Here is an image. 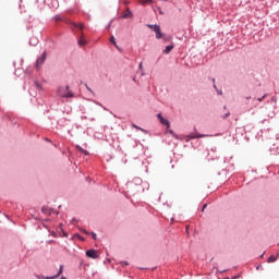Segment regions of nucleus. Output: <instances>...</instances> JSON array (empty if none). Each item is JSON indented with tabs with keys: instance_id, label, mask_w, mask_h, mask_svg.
I'll return each instance as SVG.
<instances>
[{
	"instance_id": "1",
	"label": "nucleus",
	"mask_w": 279,
	"mask_h": 279,
	"mask_svg": "<svg viewBox=\"0 0 279 279\" xmlns=\"http://www.w3.org/2000/svg\"><path fill=\"white\" fill-rule=\"evenodd\" d=\"M57 95L59 97H63L65 99H69L73 97V92L69 90V85L66 86H60L57 90Z\"/></svg>"
},
{
	"instance_id": "2",
	"label": "nucleus",
	"mask_w": 279,
	"mask_h": 279,
	"mask_svg": "<svg viewBox=\"0 0 279 279\" xmlns=\"http://www.w3.org/2000/svg\"><path fill=\"white\" fill-rule=\"evenodd\" d=\"M147 27L149 28V29H153L154 32H155V34H156V38L158 39V40H160V38H163L165 37V34H162V32H160V26L159 25H153V24H147Z\"/></svg>"
},
{
	"instance_id": "3",
	"label": "nucleus",
	"mask_w": 279,
	"mask_h": 279,
	"mask_svg": "<svg viewBox=\"0 0 279 279\" xmlns=\"http://www.w3.org/2000/svg\"><path fill=\"white\" fill-rule=\"evenodd\" d=\"M47 60V52H43L41 56L36 61V69H40L43 64H45V61Z\"/></svg>"
},
{
	"instance_id": "4",
	"label": "nucleus",
	"mask_w": 279,
	"mask_h": 279,
	"mask_svg": "<svg viewBox=\"0 0 279 279\" xmlns=\"http://www.w3.org/2000/svg\"><path fill=\"white\" fill-rule=\"evenodd\" d=\"M65 23L68 24V25H71L72 27H77V29H84V27H85V25H84V23H75V22H73V21H71V20H65Z\"/></svg>"
},
{
	"instance_id": "5",
	"label": "nucleus",
	"mask_w": 279,
	"mask_h": 279,
	"mask_svg": "<svg viewBox=\"0 0 279 279\" xmlns=\"http://www.w3.org/2000/svg\"><path fill=\"white\" fill-rule=\"evenodd\" d=\"M86 256L87 258H99V253H97V251L95 250H88L86 251Z\"/></svg>"
},
{
	"instance_id": "6",
	"label": "nucleus",
	"mask_w": 279,
	"mask_h": 279,
	"mask_svg": "<svg viewBox=\"0 0 279 279\" xmlns=\"http://www.w3.org/2000/svg\"><path fill=\"white\" fill-rule=\"evenodd\" d=\"M206 136H208V135H204V134H190V135H187V141L189 140H193V138H206Z\"/></svg>"
},
{
	"instance_id": "7",
	"label": "nucleus",
	"mask_w": 279,
	"mask_h": 279,
	"mask_svg": "<svg viewBox=\"0 0 279 279\" xmlns=\"http://www.w3.org/2000/svg\"><path fill=\"white\" fill-rule=\"evenodd\" d=\"M157 118L159 119V121H160V123H161L162 125H167V128H169V121L166 120L165 118H162V113H158V114H157Z\"/></svg>"
},
{
	"instance_id": "8",
	"label": "nucleus",
	"mask_w": 279,
	"mask_h": 279,
	"mask_svg": "<svg viewBox=\"0 0 279 279\" xmlns=\"http://www.w3.org/2000/svg\"><path fill=\"white\" fill-rule=\"evenodd\" d=\"M122 19H132V11L130 9H126L122 15Z\"/></svg>"
},
{
	"instance_id": "9",
	"label": "nucleus",
	"mask_w": 279,
	"mask_h": 279,
	"mask_svg": "<svg viewBox=\"0 0 279 279\" xmlns=\"http://www.w3.org/2000/svg\"><path fill=\"white\" fill-rule=\"evenodd\" d=\"M173 45L167 46L166 49L163 50V53L166 56H169V53H171V51L173 50Z\"/></svg>"
},
{
	"instance_id": "10",
	"label": "nucleus",
	"mask_w": 279,
	"mask_h": 279,
	"mask_svg": "<svg viewBox=\"0 0 279 279\" xmlns=\"http://www.w3.org/2000/svg\"><path fill=\"white\" fill-rule=\"evenodd\" d=\"M80 47H84L86 45V40H84V33H81V38L78 39Z\"/></svg>"
},
{
	"instance_id": "11",
	"label": "nucleus",
	"mask_w": 279,
	"mask_h": 279,
	"mask_svg": "<svg viewBox=\"0 0 279 279\" xmlns=\"http://www.w3.org/2000/svg\"><path fill=\"white\" fill-rule=\"evenodd\" d=\"M76 149H78V151H81V154H84V156H88L87 150L82 148L80 145L76 146Z\"/></svg>"
},
{
	"instance_id": "12",
	"label": "nucleus",
	"mask_w": 279,
	"mask_h": 279,
	"mask_svg": "<svg viewBox=\"0 0 279 279\" xmlns=\"http://www.w3.org/2000/svg\"><path fill=\"white\" fill-rule=\"evenodd\" d=\"M276 260H278V257L271 255L270 257H268V263H276Z\"/></svg>"
},
{
	"instance_id": "13",
	"label": "nucleus",
	"mask_w": 279,
	"mask_h": 279,
	"mask_svg": "<svg viewBox=\"0 0 279 279\" xmlns=\"http://www.w3.org/2000/svg\"><path fill=\"white\" fill-rule=\"evenodd\" d=\"M142 5H147V3H153V0H142Z\"/></svg>"
},
{
	"instance_id": "14",
	"label": "nucleus",
	"mask_w": 279,
	"mask_h": 279,
	"mask_svg": "<svg viewBox=\"0 0 279 279\" xmlns=\"http://www.w3.org/2000/svg\"><path fill=\"white\" fill-rule=\"evenodd\" d=\"M110 43H112V45H114V47H118L117 46V40L114 39V36H111Z\"/></svg>"
},
{
	"instance_id": "15",
	"label": "nucleus",
	"mask_w": 279,
	"mask_h": 279,
	"mask_svg": "<svg viewBox=\"0 0 279 279\" xmlns=\"http://www.w3.org/2000/svg\"><path fill=\"white\" fill-rule=\"evenodd\" d=\"M85 87H86V89H87L89 93H92V95H95V92H93V89H90V87H88L87 84H85Z\"/></svg>"
},
{
	"instance_id": "16",
	"label": "nucleus",
	"mask_w": 279,
	"mask_h": 279,
	"mask_svg": "<svg viewBox=\"0 0 279 279\" xmlns=\"http://www.w3.org/2000/svg\"><path fill=\"white\" fill-rule=\"evenodd\" d=\"M132 126L135 128L136 130H141V132H145V130H143L141 126H137L136 124H133Z\"/></svg>"
},
{
	"instance_id": "17",
	"label": "nucleus",
	"mask_w": 279,
	"mask_h": 279,
	"mask_svg": "<svg viewBox=\"0 0 279 279\" xmlns=\"http://www.w3.org/2000/svg\"><path fill=\"white\" fill-rule=\"evenodd\" d=\"M62 274V266L60 267V270H59V272L56 275L57 276V278H59V276Z\"/></svg>"
},
{
	"instance_id": "18",
	"label": "nucleus",
	"mask_w": 279,
	"mask_h": 279,
	"mask_svg": "<svg viewBox=\"0 0 279 279\" xmlns=\"http://www.w3.org/2000/svg\"><path fill=\"white\" fill-rule=\"evenodd\" d=\"M56 278H58V276H52V277H45L44 279H56Z\"/></svg>"
},
{
	"instance_id": "19",
	"label": "nucleus",
	"mask_w": 279,
	"mask_h": 279,
	"mask_svg": "<svg viewBox=\"0 0 279 279\" xmlns=\"http://www.w3.org/2000/svg\"><path fill=\"white\" fill-rule=\"evenodd\" d=\"M92 236L94 240H97V234L96 233H92Z\"/></svg>"
},
{
	"instance_id": "20",
	"label": "nucleus",
	"mask_w": 279,
	"mask_h": 279,
	"mask_svg": "<svg viewBox=\"0 0 279 279\" xmlns=\"http://www.w3.org/2000/svg\"><path fill=\"white\" fill-rule=\"evenodd\" d=\"M264 97H267V95H264L262 98H258L257 101H263Z\"/></svg>"
},
{
	"instance_id": "21",
	"label": "nucleus",
	"mask_w": 279,
	"mask_h": 279,
	"mask_svg": "<svg viewBox=\"0 0 279 279\" xmlns=\"http://www.w3.org/2000/svg\"><path fill=\"white\" fill-rule=\"evenodd\" d=\"M230 117V113L225 114V119H228Z\"/></svg>"
},
{
	"instance_id": "22",
	"label": "nucleus",
	"mask_w": 279,
	"mask_h": 279,
	"mask_svg": "<svg viewBox=\"0 0 279 279\" xmlns=\"http://www.w3.org/2000/svg\"><path fill=\"white\" fill-rule=\"evenodd\" d=\"M206 206H207L206 204L203 206L202 213H204V209L206 208Z\"/></svg>"
},
{
	"instance_id": "23",
	"label": "nucleus",
	"mask_w": 279,
	"mask_h": 279,
	"mask_svg": "<svg viewBox=\"0 0 279 279\" xmlns=\"http://www.w3.org/2000/svg\"><path fill=\"white\" fill-rule=\"evenodd\" d=\"M169 133H170V134H173V131L170 130ZM173 135L175 136V134H173Z\"/></svg>"
},
{
	"instance_id": "24",
	"label": "nucleus",
	"mask_w": 279,
	"mask_h": 279,
	"mask_svg": "<svg viewBox=\"0 0 279 279\" xmlns=\"http://www.w3.org/2000/svg\"><path fill=\"white\" fill-rule=\"evenodd\" d=\"M123 265H126V266H128V265H130V264H129L128 262H124Z\"/></svg>"
},
{
	"instance_id": "25",
	"label": "nucleus",
	"mask_w": 279,
	"mask_h": 279,
	"mask_svg": "<svg viewBox=\"0 0 279 279\" xmlns=\"http://www.w3.org/2000/svg\"><path fill=\"white\" fill-rule=\"evenodd\" d=\"M140 69H143V63L140 64Z\"/></svg>"
},
{
	"instance_id": "26",
	"label": "nucleus",
	"mask_w": 279,
	"mask_h": 279,
	"mask_svg": "<svg viewBox=\"0 0 279 279\" xmlns=\"http://www.w3.org/2000/svg\"><path fill=\"white\" fill-rule=\"evenodd\" d=\"M41 210H43V213H45V207H43V209H41Z\"/></svg>"
},
{
	"instance_id": "27",
	"label": "nucleus",
	"mask_w": 279,
	"mask_h": 279,
	"mask_svg": "<svg viewBox=\"0 0 279 279\" xmlns=\"http://www.w3.org/2000/svg\"><path fill=\"white\" fill-rule=\"evenodd\" d=\"M61 279H66V277H61Z\"/></svg>"
}]
</instances>
